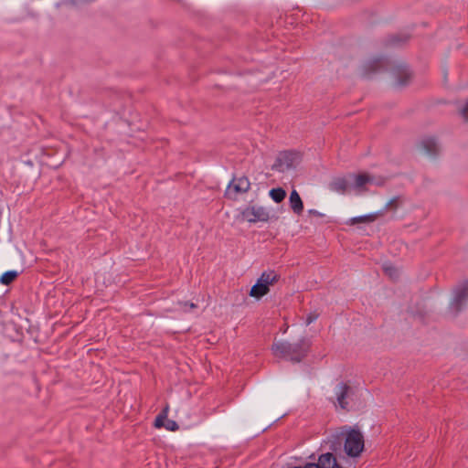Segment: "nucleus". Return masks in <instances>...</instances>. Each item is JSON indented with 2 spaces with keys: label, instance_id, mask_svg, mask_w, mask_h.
Listing matches in <instances>:
<instances>
[{
  "label": "nucleus",
  "instance_id": "nucleus-25",
  "mask_svg": "<svg viewBox=\"0 0 468 468\" xmlns=\"http://www.w3.org/2000/svg\"><path fill=\"white\" fill-rule=\"evenodd\" d=\"M318 318V314L315 313H309L305 317V325H309Z\"/></svg>",
  "mask_w": 468,
  "mask_h": 468
},
{
  "label": "nucleus",
  "instance_id": "nucleus-7",
  "mask_svg": "<svg viewBox=\"0 0 468 468\" xmlns=\"http://www.w3.org/2000/svg\"><path fill=\"white\" fill-rule=\"evenodd\" d=\"M468 304V279L457 285L453 290V297L449 304V310L457 315Z\"/></svg>",
  "mask_w": 468,
  "mask_h": 468
},
{
  "label": "nucleus",
  "instance_id": "nucleus-5",
  "mask_svg": "<svg viewBox=\"0 0 468 468\" xmlns=\"http://www.w3.org/2000/svg\"><path fill=\"white\" fill-rule=\"evenodd\" d=\"M308 459L312 462H307L303 465L287 466L286 468H344L331 452H322L317 458L314 453H312L308 456Z\"/></svg>",
  "mask_w": 468,
  "mask_h": 468
},
{
  "label": "nucleus",
  "instance_id": "nucleus-18",
  "mask_svg": "<svg viewBox=\"0 0 468 468\" xmlns=\"http://www.w3.org/2000/svg\"><path fill=\"white\" fill-rule=\"evenodd\" d=\"M269 197L275 202L281 203L286 197V191L282 187H274L269 191Z\"/></svg>",
  "mask_w": 468,
  "mask_h": 468
},
{
  "label": "nucleus",
  "instance_id": "nucleus-4",
  "mask_svg": "<svg viewBox=\"0 0 468 468\" xmlns=\"http://www.w3.org/2000/svg\"><path fill=\"white\" fill-rule=\"evenodd\" d=\"M279 279L280 275L273 270L262 271L250 288L249 295L255 299H261L270 292V286L276 283Z\"/></svg>",
  "mask_w": 468,
  "mask_h": 468
},
{
  "label": "nucleus",
  "instance_id": "nucleus-9",
  "mask_svg": "<svg viewBox=\"0 0 468 468\" xmlns=\"http://www.w3.org/2000/svg\"><path fill=\"white\" fill-rule=\"evenodd\" d=\"M354 393V389L343 381L334 388L335 402L342 410H349V401Z\"/></svg>",
  "mask_w": 468,
  "mask_h": 468
},
{
  "label": "nucleus",
  "instance_id": "nucleus-16",
  "mask_svg": "<svg viewBox=\"0 0 468 468\" xmlns=\"http://www.w3.org/2000/svg\"><path fill=\"white\" fill-rule=\"evenodd\" d=\"M237 188H238V182L236 180V177H233L227 186V188H226L225 194H224L225 197H227L228 199H230V200H236L237 196L239 194L237 192Z\"/></svg>",
  "mask_w": 468,
  "mask_h": 468
},
{
  "label": "nucleus",
  "instance_id": "nucleus-14",
  "mask_svg": "<svg viewBox=\"0 0 468 468\" xmlns=\"http://www.w3.org/2000/svg\"><path fill=\"white\" fill-rule=\"evenodd\" d=\"M378 216H381V212L375 211V212L367 213L365 215L353 217V218H349L346 223L347 225L352 226V225H355V224L360 223V222H373L376 220V218Z\"/></svg>",
  "mask_w": 468,
  "mask_h": 468
},
{
  "label": "nucleus",
  "instance_id": "nucleus-22",
  "mask_svg": "<svg viewBox=\"0 0 468 468\" xmlns=\"http://www.w3.org/2000/svg\"><path fill=\"white\" fill-rule=\"evenodd\" d=\"M383 270L386 274H388L391 279H397L399 277V271L395 266L391 263H385L383 265Z\"/></svg>",
  "mask_w": 468,
  "mask_h": 468
},
{
  "label": "nucleus",
  "instance_id": "nucleus-1",
  "mask_svg": "<svg viewBox=\"0 0 468 468\" xmlns=\"http://www.w3.org/2000/svg\"><path fill=\"white\" fill-rule=\"evenodd\" d=\"M388 70L390 71L396 87L402 88L409 85L412 71L409 65L403 62L391 65L388 58L381 55L369 58L361 65V74L365 79H371L373 75Z\"/></svg>",
  "mask_w": 468,
  "mask_h": 468
},
{
  "label": "nucleus",
  "instance_id": "nucleus-21",
  "mask_svg": "<svg viewBox=\"0 0 468 468\" xmlns=\"http://www.w3.org/2000/svg\"><path fill=\"white\" fill-rule=\"evenodd\" d=\"M167 410L168 408L166 407L165 409H164L162 410L161 413H159L157 415V417L155 418V420H154V427L155 428H162V427H165V420L167 419Z\"/></svg>",
  "mask_w": 468,
  "mask_h": 468
},
{
  "label": "nucleus",
  "instance_id": "nucleus-27",
  "mask_svg": "<svg viewBox=\"0 0 468 468\" xmlns=\"http://www.w3.org/2000/svg\"><path fill=\"white\" fill-rule=\"evenodd\" d=\"M460 113L463 116V118L468 122V100L463 106V108L460 110Z\"/></svg>",
  "mask_w": 468,
  "mask_h": 468
},
{
  "label": "nucleus",
  "instance_id": "nucleus-20",
  "mask_svg": "<svg viewBox=\"0 0 468 468\" xmlns=\"http://www.w3.org/2000/svg\"><path fill=\"white\" fill-rule=\"evenodd\" d=\"M238 182V193L245 194L250 189V182L245 176L236 178Z\"/></svg>",
  "mask_w": 468,
  "mask_h": 468
},
{
  "label": "nucleus",
  "instance_id": "nucleus-26",
  "mask_svg": "<svg viewBox=\"0 0 468 468\" xmlns=\"http://www.w3.org/2000/svg\"><path fill=\"white\" fill-rule=\"evenodd\" d=\"M398 197H394L391 198L380 210H378V212H381V216L391 207L393 204L398 200Z\"/></svg>",
  "mask_w": 468,
  "mask_h": 468
},
{
  "label": "nucleus",
  "instance_id": "nucleus-24",
  "mask_svg": "<svg viewBox=\"0 0 468 468\" xmlns=\"http://www.w3.org/2000/svg\"><path fill=\"white\" fill-rule=\"evenodd\" d=\"M165 428L167 431H177L179 429V425H178V423L176 420H170V419H166L165 424Z\"/></svg>",
  "mask_w": 468,
  "mask_h": 468
},
{
  "label": "nucleus",
  "instance_id": "nucleus-8",
  "mask_svg": "<svg viewBox=\"0 0 468 468\" xmlns=\"http://www.w3.org/2000/svg\"><path fill=\"white\" fill-rule=\"evenodd\" d=\"M242 218L249 223L267 222L270 219V212L261 206H248L241 209Z\"/></svg>",
  "mask_w": 468,
  "mask_h": 468
},
{
  "label": "nucleus",
  "instance_id": "nucleus-28",
  "mask_svg": "<svg viewBox=\"0 0 468 468\" xmlns=\"http://www.w3.org/2000/svg\"><path fill=\"white\" fill-rule=\"evenodd\" d=\"M308 214H309V215L315 216V217H319V218H323V217H324V213H321V212H319L318 210L314 209V208L309 209V210H308Z\"/></svg>",
  "mask_w": 468,
  "mask_h": 468
},
{
  "label": "nucleus",
  "instance_id": "nucleus-6",
  "mask_svg": "<svg viewBox=\"0 0 468 468\" xmlns=\"http://www.w3.org/2000/svg\"><path fill=\"white\" fill-rule=\"evenodd\" d=\"M300 160L298 152L288 150L282 151L278 154L274 163L271 165V170L279 173H284L295 168L296 164Z\"/></svg>",
  "mask_w": 468,
  "mask_h": 468
},
{
  "label": "nucleus",
  "instance_id": "nucleus-10",
  "mask_svg": "<svg viewBox=\"0 0 468 468\" xmlns=\"http://www.w3.org/2000/svg\"><path fill=\"white\" fill-rule=\"evenodd\" d=\"M344 431L331 434L324 441L321 447L327 449L328 451L326 452H331L336 459V454L341 452L342 449H344Z\"/></svg>",
  "mask_w": 468,
  "mask_h": 468
},
{
  "label": "nucleus",
  "instance_id": "nucleus-13",
  "mask_svg": "<svg viewBox=\"0 0 468 468\" xmlns=\"http://www.w3.org/2000/svg\"><path fill=\"white\" fill-rule=\"evenodd\" d=\"M289 204H290L292 210L295 214L300 215L303 211V200H302L299 193L295 189H292L290 194Z\"/></svg>",
  "mask_w": 468,
  "mask_h": 468
},
{
  "label": "nucleus",
  "instance_id": "nucleus-17",
  "mask_svg": "<svg viewBox=\"0 0 468 468\" xmlns=\"http://www.w3.org/2000/svg\"><path fill=\"white\" fill-rule=\"evenodd\" d=\"M408 39H409L408 35L395 34V35H391V36L388 37V38L386 39V45L391 46V47H399V46L406 43Z\"/></svg>",
  "mask_w": 468,
  "mask_h": 468
},
{
  "label": "nucleus",
  "instance_id": "nucleus-15",
  "mask_svg": "<svg viewBox=\"0 0 468 468\" xmlns=\"http://www.w3.org/2000/svg\"><path fill=\"white\" fill-rule=\"evenodd\" d=\"M352 188H360L366 184L372 182L373 178L365 174H350Z\"/></svg>",
  "mask_w": 468,
  "mask_h": 468
},
{
  "label": "nucleus",
  "instance_id": "nucleus-12",
  "mask_svg": "<svg viewBox=\"0 0 468 468\" xmlns=\"http://www.w3.org/2000/svg\"><path fill=\"white\" fill-rule=\"evenodd\" d=\"M424 152L432 157H435L439 152L438 141L433 136H428L422 139L420 143Z\"/></svg>",
  "mask_w": 468,
  "mask_h": 468
},
{
  "label": "nucleus",
  "instance_id": "nucleus-3",
  "mask_svg": "<svg viewBox=\"0 0 468 468\" xmlns=\"http://www.w3.org/2000/svg\"><path fill=\"white\" fill-rule=\"evenodd\" d=\"M344 451L349 457H358L364 450L365 441L362 432L356 427H345Z\"/></svg>",
  "mask_w": 468,
  "mask_h": 468
},
{
  "label": "nucleus",
  "instance_id": "nucleus-29",
  "mask_svg": "<svg viewBox=\"0 0 468 468\" xmlns=\"http://www.w3.org/2000/svg\"><path fill=\"white\" fill-rule=\"evenodd\" d=\"M376 184H377V186H381L382 185L381 182H377Z\"/></svg>",
  "mask_w": 468,
  "mask_h": 468
},
{
  "label": "nucleus",
  "instance_id": "nucleus-2",
  "mask_svg": "<svg viewBox=\"0 0 468 468\" xmlns=\"http://www.w3.org/2000/svg\"><path fill=\"white\" fill-rule=\"evenodd\" d=\"M312 341L301 336L296 342L278 341L271 346L273 354L292 363H301L308 355Z\"/></svg>",
  "mask_w": 468,
  "mask_h": 468
},
{
  "label": "nucleus",
  "instance_id": "nucleus-19",
  "mask_svg": "<svg viewBox=\"0 0 468 468\" xmlns=\"http://www.w3.org/2000/svg\"><path fill=\"white\" fill-rule=\"evenodd\" d=\"M18 275L19 272L16 270L6 271L0 276V283L3 285H9L18 277Z\"/></svg>",
  "mask_w": 468,
  "mask_h": 468
},
{
  "label": "nucleus",
  "instance_id": "nucleus-23",
  "mask_svg": "<svg viewBox=\"0 0 468 468\" xmlns=\"http://www.w3.org/2000/svg\"><path fill=\"white\" fill-rule=\"evenodd\" d=\"M178 305L186 313H188L192 309H195L197 307V305L196 303L189 302V301H180V302H178Z\"/></svg>",
  "mask_w": 468,
  "mask_h": 468
},
{
  "label": "nucleus",
  "instance_id": "nucleus-11",
  "mask_svg": "<svg viewBox=\"0 0 468 468\" xmlns=\"http://www.w3.org/2000/svg\"><path fill=\"white\" fill-rule=\"evenodd\" d=\"M352 187L350 174L345 176L334 178L329 184V189L338 194L344 195L348 188Z\"/></svg>",
  "mask_w": 468,
  "mask_h": 468
}]
</instances>
